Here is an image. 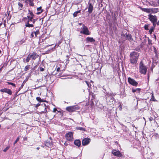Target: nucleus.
Instances as JSON below:
<instances>
[{
  "mask_svg": "<svg viewBox=\"0 0 159 159\" xmlns=\"http://www.w3.org/2000/svg\"><path fill=\"white\" fill-rule=\"evenodd\" d=\"M90 139L89 138H85L82 141V144L83 145L88 144L90 142Z\"/></svg>",
  "mask_w": 159,
  "mask_h": 159,
  "instance_id": "obj_12",
  "label": "nucleus"
},
{
  "mask_svg": "<svg viewBox=\"0 0 159 159\" xmlns=\"http://www.w3.org/2000/svg\"><path fill=\"white\" fill-rule=\"evenodd\" d=\"M151 100H152L153 101H156V99L154 98V97L153 93H152V95L151 96Z\"/></svg>",
  "mask_w": 159,
  "mask_h": 159,
  "instance_id": "obj_26",
  "label": "nucleus"
},
{
  "mask_svg": "<svg viewBox=\"0 0 159 159\" xmlns=\"http://www.w3.org/2000/svg\"><path fill=\"white\" fill-rule=\"evenodd\" d=\"M153 24V27H154V28L156 26V24H157V22H152Z\"/></svg>",
  "mask_w": 159,
  "mask_h": 159,
  "instance_id": "obj_37",
  "label": "nucleus"
},
{
  "mask_svg": "<svg viewBox=\"0 0 159 159\" xmlns=\"http://www.w3.org/2000/svg\"><path fill=\"white\" fill-rule=\"evenodd\" d=\"M86 41L88 42H94L95 41V40L93 38L88 37L86 38Z\"/></svg>",
  "mask_w": 159,
  "mask_h": 159,
  "instance_id": "obj_18",
  "label": "nucleus"
},
{
  "mask_svg": "<svg viewBox=\"0 0 159 159\" xmlns=\"http://www.w3.org/2000/svg\"><path fill=\"white\" fill-rule=\"evenodd\" d=\"M23 84H22V85H21V87H23Z\"/></svg>",
  "mask_w": 159,
  "mask_h": 159,
  "instance_id": "obj_48",
  "label": "nucleus"
},
{
  "mask_svg": "<svg viewBox=\"0 0 159 159\" xmlns=\"http://www.w3.org/2000/svg\"><path fill=\"white\" fill-rule=\"evenodd\" d=\"M125 36L127 38L128 40H133V39L132 38L131 35L130 34H127L126 33L125 35Z\"/></svg>",
  "mask_w": 159,
  "mask_h": 159,
  "instance_id": "obj_16",
  "label": "nucleus"
},
{
  "mask_svg": "<svg viewBox=\"0 0 159 159\" xmlns=\"http://www.w3.org/2000/svg\"><path fill=\"white\" fill-rule=\"evenodd\" d=\"M34 34H35V37L37 36V35L39 34V30H37L35 31H34Z\"/></svg>",
  "mask_w": 159,
  "mask_h": 159,
  "instance_id": "obj_25",
  "label": "nucleus"
},
{
  "mask_svg": "<svg viewBox=\"0 0 159 159\" xmlns=\"http://www.w3.org/2000/svg\"><path fill=\"white\" fill-rule=\"evenodd\" d=\"M93 7L91 3H89L88 7V11L89 13H91L93 11Z\"/></svg>",
  "mask_w": 159,
  "mask_h": 159,
  "instance_id": "obj_15",
  "label": "nucleus"
},
{
  "mask_svg": "<svg viewBox=\"0 0 159 159\" xmlns=\"http://www.w3.org/2000/svg\"><path fill=\"white\" fill-rule=\"evenodd\" d=\"M40 104L38 103L37 104H36V105H35V107H38L40 105Z\"/></svg>",
  "mask_w": 159,
  "mask_h": 159,
  "instance_id": "obj_40",
  "label": "nucleus"
},
{
  "mask_svg": "<svg viewBox=\"0 0 159 159\" xmlns=\"http://www.w3.org/2000/svg\"><path fill=\"white\" fill-rule=\"evenodd\" d=\"M128 82L132 85L134 86H136L138 85V83L136 82L134 79L129 77L128 79Z\"/></svg>",
  "mask_w": 159,
  "mask_h": 159,
  "instance_id": "obj_10",
  "label": "nucleus"
},
{
  "mask_svg": "<svg viewBox=\"0 0 159 159\" xmlns=\"http://www.w3.org/2000/svg\"><path fill=\"white\" fill-rule=\"evenodd\" d=\"M66 140L69 141H72L73 140V133L71 132H69L67 133L65 135Z\"/></svg>",
  "mask_w": 159,
  "mask_h": 159,
  "instance_id": "obj_6",
  "label": "nucleus"
},
{
  "mask_svg": "<svg viewBox=\"0 0 159 159\" xmlns=\"http://www.w3.org/2000/svg\"><path fill=\"white\" fill-rule=\"evenodd\" d=\"M157 3H158V4H159V0H158L157 1Z\"/></svg>",
  "mask_w": 159,
  "mask_h": 159,
  "instance_id": "obj_47",
  "label": "nucleus"
},
{
  "mask_svg": "<svg viewBox=\"0 0 159 159\" xmlns=\"http://www.w3.org/2000/svg\"><path fill=\"white\" fill-rule=\"evenodd\" d=\"M154 29L155 28L154 27H152L149 30V32L150 34H151L152 33Z\"/></svg>",
  "mask_w": 159,
  "mask_h": 159,
  "instance_id": "obj_27",
  "label": "nucleus"
},
{
  "mask_svg": "<svg viewBox=\"0 0 159 159\" xmlns=\"http://www.w3.org/2000/svg\"><path fill=\"white\" fill-rule=\"evenodd\" d=\"M24 42H25V41L24 40H21L20 41H18V43H19L20 44H21L23 43H24Z\"/></svg>",
  "mask_w": 159,
  "mask_h": 159,
  "instance_id": "obj_34",
  "label": "nucleus"
},
{
  "mask_svg": "<svg viewBox=\"0 0 159 159\" xmlns=\"http://www.w3.org/2000/svg\"><path fill=\"white\" fill-rule=\"evenodd\" d=\"M147 69V66L144 65L142 61H141L139 64V72L141 74L145 75L146 74Z\"/></svg>",
  "mask_w": 159,
  "mask_h": 159,
  "instance_id": "obj_3",
  "label": "nucleus"
},
{
  "mask_svg": "<svg viewBox=\"0 0 159 159\" xmlns=\"http://www.w3.org/2000/svg\"><path fill=\"white\" fill-rule=\"evenodd\" d=\"M60 69V67H58V68H57V71L59 72V71Z\"/></svg>",
  "mask_w": 159,
  "mask_h": 159,
  "instance_id": "obj_41",
  "label": "nucleus"
},
{
  "mask_svg": "<svg viewBox=\"0 0 159 159\" xmlns=\"http://www.w3.org/2000/svg\"><path fill=\"white\" fill-rule=\"evenodd\" d=\"M77 129H78L80 130H84V129L82 127H78L77 128Z\"/></svg>",
  "mask_w": 159,
  "mask_h": 159,
  "instance_id": "obj_32",
  "label": "nucleus"
},
{
  "mask_svg": "<svg viewBox=\"0 0 159 159\" xmlns=\"http://www.w3.org/2000/svg\"><path fill=\"white\" fill-rule=\"evenodd\" d=\"M33 1V0H25V2L26 3L29 4L30 5L32 6H34Z\"/></svg>",
  "mask_w": 159,
  "mask_h": 159,
  "instance_id": "obj_14",
  "label": "nucleus"
},
{
  "mask_svg": "<svg viewBox=\"0 0 159 159\" xmlns=\"http://www.w3.org/2000/svg\"><path fill=\"white\" fill-rule=\"evenodd\" d=\"M39 147H38V148H37V150H39Z\"/></svg>",
  "mask_w": 159,
  "mask_h": 159,
  "instance_id": "obj_46",
  "label": "nucleus"
},
{
  "mask_svg": "<svg viewBox=\"0 0 159 159\" xmlns=\"http://www.w3.org/2000/svg\"><path fill=\"white\" fill-rule=\"evenodd\" d=\"M36 99L39 102H41L42 101L41 98L39 97H37L36 98Z\"/></svg>",
  "mask_w": 159,
  "mask_h": 159,
  "instance_id": "obj_33",
  "label": "nucleus"
},
{
  "mask_svg": "<svg viewBox=\"0 0 159 159\" xmlns=\"http://www.w3.org/2000/svg\"><path fill=\"white\" fill-rule=\"evenodd\" d=\"M34 15L32 12L30 10H29L28 15L27 16L26 19L28 20L25 25V26L28 27H34L33 24L35 22L36 20L34 19Z\"/></svg>",
  "mask_w": 159,
  "mask_h": 159,
  "instance_id": "obj_1",
  "label": "nucleus"
},
{
  "mask_svg": "<svg viewBox=\"0 0 159 159\" xmlns=\"http://www.w3.org/2000/svg\"><path fill=\"white\" fill-rule=\"evenodd\" d=\"M148 27H149L148 25H145L144 26V29H145V30H148Z\"/></svg>",
  "mask_w": 159,
  "mask_h": 159,
  "instance_id": "obj_31",
  "label": "nucleus"
},
{
  "mask_svg": "<svg viewBox=\"0 0 159 159\" xmlns=\"http://www.w3.org/2000/svg\"><path fill=\"white\" fill-rule=\"evenodd\" d=\"M27 138H25V139L26 140L27 139Z\"/></svg>",
  "mask_w": 159,
  "mask_h": 159,
  "instance_id": "obj_49",
  "label": "nucleus"
},
{
  "mask_svg": "<svg viewBox=\"0 0 159 159\" xmlns=\"http://www.w3.org/2000/svg\"><path fill=\"white\" fill-rule=\"evenodd\" d=\"M76 106L68 107H66V110L69 112H72L78 109Z\"/></svg>",
  "mask_w": 159,
  "mask_h": 159,
  "instance_id": "obj_9",
  "label": "nucleus"
},
{
  "mask_svg": "<svg viewBox=\"0 0 159 159\" xmlns=\"http://www.w3.org/2000/svg\"><path fill=\"white\" fill-rule=\"evenodd\" d=\"M157 25H159V20H158L157 23Z\"/></svg>",
  "mask_w": 159,
  "mask_h": 159,
  "instance_id": "obj_45",
  "label": "nucleus"
},
{
  "mask_svg": "<svg viewBox=\"0 0 159 159\" xmlns=\"http://www.w3.org/2000/svg\"><path fill=\"white\" fill-rule=\"evenodd\" d=\"M20 139V137H17L16 139V141H15V142L14 143H13V144L14 145H15V144L17 143V142Z\"/></svg>",
  "mask_w": 159,
  "mask_h": 159,
  "instance_id": "obj_28",
  "label": "nucleus"
},
{
  "mask_svg": "<svg viewBox=\"0 0 159 159\" xmlns=\"http://www.w3.org/2000/svg\"><path fill=\"white\" fill-rule=\"evenodd\" d=\"M39 68L41 71H43L44 70V68L42 67H39Z\"/></svg>",
  "mask_w": 159,
  "mask_h": 159,
  "instance_id": "obj_35",
  "label": "nucleus"
},
{
  "mask_svg": "<svg viewBox=\"0 0 159 159\" xmlns=\"http://www.w3.org/2000/svg\"><path fill=\"white\" fill-rule=\"evenodd\" d=\"M74 144L78 147H80L81 145V142L79 140H76L74 141Z\"/></svg>",
  "mask_w": 159,
  "mask_h": 159,
  "instance_id": "obj_17",
  "label": "nucleus"
},
{
  "mask_svg": "<svg viewBox=\"0 0 159 159\" xmlns=\"http://www.w3.org/2000/svg\"><path fill=\"white\" fill-rule=\"evenodd\" d=\"M38 56L39 55L35 53H30L28 56L25 61L24 59V61L25 62H28L30 59L35 60Z\"/></svg>",
  "mask_w": 159,
  "mask_h": 159,
  "instance_id": "obj_4",
  "label": "nucleus"
},
{
  "mask_svg": "<svg viewBox=\"0 0 159 159\" xmlns=\"http://www.w3.org/2000/svg\"><path fill=\"white\" fill-rule=\"evenodd\" d=\"M30 65H27L25 67L24 70L25 71H27L30 68Z\"/></svg>",
  "mask_w": 159,
  "mask_h": 159,
  "instance_id": "obj_24",
  "label": "nucleus"
},
{
  "mask_svg": "<svg viewBox=\"0 0 159 159\" xmlns=\"http://www.w3.org/2000/svg\"><path fill=\"white\" fill-rule=\"evenodd\" d=\"M152 13H156L159 11L158 8H151Z\"/></svg>",
  "mask_w": 159,
  "mask_h": 159,
  "instance_id": "obj_19",
  "label": "nucleus"
},
{
  "mask_svg": "<svg viewBox=\"0 0 159 159\" xmlns=\"http://www.w3.org/2000/svg\"><path fill=\"white\" fill-rule=\"evenodd\" d=\"M148 79H149V75L148 76Z\"/></svg>",
  "mask_w": 159,
  "mask_h": 159,
  "instance_id": "obj_50",
  "label": "nucleus"
},
{
  "mask_svg": "<svg viewBox=\"0 0 159 159\" xmlns=\"http://www.w3.org/2000/svg\"><path fill=\"white\" fill-rule=\"evenodd\" d=\"M140 90V89L139 88H137L136 89H132V92L133 93H135L136 92H139Z\"/></svg>",
  "mask_w": 159,
  "mask_h": 159,
  "instance_id": "obj_21",
  "label": "nucleus"
},
{
  "mask_svg": "<svg viewBox=\"0 0 159 159\" xmlns=\"http://www.w3.org/2000/svg\"><path fill=\"white\" fill-rule=\"evenodd\" d=\"M34 32L32 33V34H31L30 37L31 38H33L34 37Z\"/></svg>",
  "mask_w": 159,
  "mask_h": 159,
  "instance_id": "obj_39",
  "label": "nucleus"
},
{
  "mask_svg": "<svg viewBox=\"0 0 159 159\" xmlns=\"http://www.w3.org/2000/svg\"><path fill=\"white\" fill-rule=\"evenodd\" d=\"M7 83L8 84L11 85L14 87L16 86V85L14 83L9 82H8Z\"/></svg>",
  "mask_w": 159,
  "mask_h": 159,
  "instance_id": "obj_30",
  "label": "nucleus"
},
{
  "mask_svg": "<svg viewBox=\"0 0 159 159\" xmlns=\"http://www.w3.org/2000/svg\"><path fill=\"white\" fill-rule=\"evenodd\" d=\"M150 5L152 6H155L154 4H153V3L152 4H150Z\"/></svg>",
  "mask_w": 159,
  "mask_h": 159,
  "instance_id": "obj_44",
  "label": "nucleus"
},
{
  "mask_svg": "<svg viewBox=\"0 0 159 159\" xmlns=\"http://www.w3.org/2000/svg\"><path fill=\"white\" fill-rule=\"evenodd\" d=\"M0 91L2 92L7 93L10 95H11L12 93V91L10 89L6 88L1 89Z\"/></svg>",
  "mask_w": 159,
  "mask_h": 159,
  "instance_id": "obj_11",
  "label": "nucleus"
},
{
  "mask_svg": "<svg viewBox=\"0 0 159 159\" xmlns=\"http://www.w3.org/2000/svg\"><path fill=\"white\" fill-rule=\"evenodd\" d=\"M57 111V109L56 108H54L53 109V111L54 112H56V111Z\"/></svg>",
  "mask_w": 159,
  "mask_h": 159,
  "instance_id": "obj_42",
  "label": "nucleus"
},
{
  "mask_svg": "<svg viewBox=\"0 0 159 159\" xmlns=\"http://www.w3.org/2000/svg\"><path fill=\"white\" fill-rule=\"evenodd\" d=\"M139 56V54L136 52H133L130 55V62L132 64H136L137 61Z\"/></svg>",
  "mask_w": 159,
  "mask_h": 159,
  "instance_id": "obj_2",
  "label": "nucleus"
},
{
  "mask_svg": "<svg viewBox=\"0 0 159 159\" xmlns=\"http://www.w3.org/2000/svg\"><path fill=\"white\" fill-rule=\"evenodd\" d=\"M10 148V146H8L6 147L3 150V152H6Z\"/></svg>",
  "mask_w": 159,
  "mask_h": 159,
  "instance_id": "obj_29",
  "label": "nucleus"
},
{
  "mask_svg": "<svg viewBox=\"0 0 159 159\" xmlns=\"http://www.w3.org/2000/svg\"><path fill=\"white\" fill-rule=\"evenodd\" d=\"M148 19L152 22H157V17L155 15H152L150 14L148 15Z\"/></svg>",
  "mask_w": 159,
  "mask_h": 159,
  "instance_id": "obj_8",
  "label": "nucleus"
},
{
  "mask_svg": "<svg viewBox=\"0 0 159 159\" xmlns=\"http://www.w3.org/2000/svg\"><path fill=\"white\" fill-rule=\"evenodd\" d=\"M108 95L109 96H111V98H113V97L114 96V95L112 93H109V94H108Z\"/></svg>",
  "mask_w": 159,
  "mask_h": 159,
  "instance_id": "obj_36",
  "label": "nucleus"
},
{
  "mask_svg": "<svg viewBox=\"0 0 159 159\" xmlns=\"http://www.w3.org/2000/svg\"><path fill=\"white\" fill-rule=\"evenodd\" d=\"M85 82H86V84H87V85L89 87H90V84L87 81H85Z\"/></svg>",
  "mask_w": 159,
  "mask_h": 159,
  "instance_id": "obj_38",
  "label": "nucleus"
},
{
  "mask_svg": "<svg viewBox=\"0 0 159 159\" xmlns=\"http://www.w3.org/2000/svg\"><path fill=\"white\" fill-rule=\"evenodd\" d=\"M56 47V45L54 47V48H55V47Z\"/></svg>",
  "mask_w": 159,
  "mask_h": 159,
  "instance_id": "obj_51",
  "label": "nucleus"
},
{
  "mask_svg": "<svg viewBox=\"0 0 159 159\" xmlns=\"http://www.w3.org/2000/svg\"><path fill=\"white\" fill-rule=\"evenodd\" d=\"M81 30L80 31V33H82L84 34L89 35L90 34V32L87 27L84 25H82V27L81 28Z\"/></svg>",
  "mask_w": 159,
  "mask_h": 159,
  "instance_id": "obj_5",
  "label": "nucleus"
},
{
  "mask_svg": "<svg viewBox=\"0 0 159 159\" xmlns=\"http://www.w3.org/2000/svg\"><path fill=\"white\" fill-rule=\"evenodd\" d=\"M155 136H156L157 137H158V138H159V135L157 134H156Z\"/></svg>",
  "mask_w": 159,
  "mask_h": 159,
  "instance_id": "obj_43",
  "label": "nucleus"
},
{
  "mask_svg": "<svg viewBox=\"0 0 159 159\" xmlns=\"http://www.w3.org/2000/svg\"><path fill=\"white\" fill-rule=\"evenodd\" d=\"M37 11L38 12H37L36 14L37 15H39L42 12L43 10L42 9V7H40L37 8Z\"/></svg>",
  "mask_w": 159,
  "mask_h": 159,
  "instance_id": "obj_20",
  "label": "nucleus"
},
{
  "mask_svg": "<svg viewBox=\"0 0 159 159\" xmlns=\"http://www.w3.org/2000/svg\"><path fill=\"white\" fill-rule=\"evenodd\" d=\"M18 5L19 6V8L20 10H21L22 9V8L23 7V5L20 2H19L18 3Z\"/></svg>",
  "mask_w": 159,
  "mask_h": 159,
  "instance_id": "obj_23",
  "label": "nucleus"
},
{
  "mask_svg": "<svg viewBox=\"0 0 159 159\" xmlns=\"http://www.w3.org/2000/svg\"><path fill=\"white\" fill-rule=\"evenodd\" d=\"M140 8L141 10L145 12H146L148 13H152L151 8H145L141 7H140Z\"/></svg>",
  "mask_w": 159,
  "mask_h": 159,
  "instance_id": "obj_13",
  "label": "nucleus"
},
{
  "mask_svg": "<svg viewBox=\"0 0 159 159\" xmlns=\"http://www.w3.org/2000/svg\"><path fill=\"white\" fill-rule=\"evenodd\" d=\"M111 153L114 156L120 157L122 156V154L120 152L119 150H117L116 149H113L111 152Z\"/></svg>",
  "mask_w": 159,
  "mask_h": 159,
  "instance_id": "obj_7",
  "label": "nucleus"
},
{
  "mask_svg": "<svg viewBox=\"0 0 159 159\" xmlns=\"http://www.w3.org/2000/svg\"><path fill=\"white\" fill-rule=\"evenodd\" d=\"M81 10H80L78 11H75L73 14V16L74 17H76L77 16V14L78 13L80 12Z\"/></svg>",
  "mask_w": 159,
  "mask_h": 159,
  "instance_id": "obj_22",
  "label": "nucleus"
}]
</instances>
